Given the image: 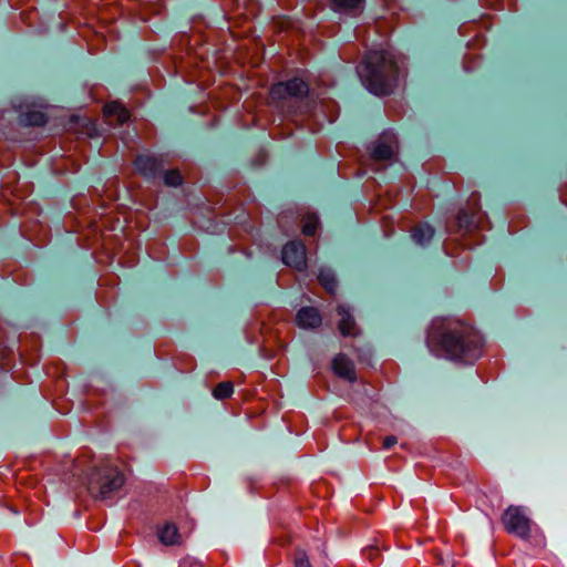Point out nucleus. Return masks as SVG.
Masks as SVG:
<instances>
[{
  "label": "nucleus",
  "mask_w": 567,
  "mask_h": 567,
  "mask_svg": "<svg viewBox=\"0 0 567 567\" xmlns=\"http://www.w3.org/2000/svg\"><path fill=\"white\" fill-rule=\"evenodd\" d=\"M426 346L436 357L472 363L483 354L484 342L470 322L455 317H437L427 329Z\"/></svg>",
  "instance_id": "f257e3e1"
},
{
  "label": "nucleus",
  "mask_w": 567,
  "mask_h": 567,
  "mask_svg": "<svg viewBox=\"0 0 567 567\" xmlns=\"http://www.w3.org/2000/svg\"><path fill=\"white\" fill-rule=\"evenodd\" d=\"M359 73L371 93L388 95L392 92L398 78L395 56L388 50L371 51L360 65Z\"/></svg>",
  "instance_id": "f03ea898"
},
{
  "label": "nucleus",
  "mask_w": 567,
  "mask_h": 567,
  "mask_svg": "<svg viewBox=\"0 0 567 567\" xmlns=\"http://www.w3.org/2000/svg\"><path fill=\"white\" fill-rule=\"evenodd\" d=\"M124 481L123 473L116 466L103 463L92 471L87 482V489L95 498L105 499L118 491L123 486Z\"/></svg>",
  "instance_id": "7ed1b4c3"
},
{
  "label": "nucleus",
  "mask_w": 567,
  "mask_h": 567,
  "mask_svg": "<svg viewBox=\"0 0 567 567\" xmlns=\"http://www.w3.org/2000/svg\"><path fill=\"white\" fill-rule=\"evenodd\" d=\"M502 524L508 534L522 539H528L532 535L534 523L526 515L524 507L511 505L501 517Z\"/></svg>",
  "instance_id": "20e7f679"
},
{
  "label": "nucleus",
  "mask_w": 567,
  "mask_h": 567,
  "mask_svg": "<svg viewBox=\"0 0 567 567\" xmlns=\"http://www.w3.org/2000/svg\"><path fill=\"white\" fill-rule=\"evenodd\" d=\"M398 151L399 143L395 134L392 132H384L371 144L370 156L377 163L391 162L395 158Z\"/></svg>",
  "instance_id": "39448f33"
},
{
  "label": "nucleus",
  "mask_w": 567,
  "mask_h": 567,
  "mask_svg": "<svg viewBox=\"0 0 567 567\" xmlns=\"http://www.w3.org/2000/svg\"><path fill=\"white\" fill-rule=\"evenodd\" d=\"M282 261L298 270L302 271L307 268V252L305 245L299 240H292L282 248Z\"/></svg>",
  "instance_id": "423d86ee"
},
{
  "label": "nucleus",
  "mask_w": 567,
  "mask_h": 567,
  "mask_svg": "<svg viewBox=\"0 0 567 567\" xmlns=\"http://www.w3.org/2000/svg\"><path fill=\"white\" fill-rule=\"evenodd\" d=\"M467 208L471 213L468 216L466 210L460 212L457 220L461 227L478 226L482 223L483 215L480 212V194L472 193L467 200Z\"/></svg>",
  "instance_id": "0eeeda50"
},
{
  "label": "nucleus",
  "mask_w": 567,
  "mask_h": 567,
  "mask_svg": "<svg viewBox=\"0 0 567 567\" xmlns=\"http://www.w3.org/2000/svg\"><path fill=\"white\" fill-rule=\"evenodd\" d=\"M332 371L336 375L348 382L357 380V371L353 361L343 353L337 354L332 360Z\"/></svg>",
  "instance_id": "6e6552de"
},
{
  "label": "nucleus",
  "mask_w": 567,
  "mask_h": 567,
  "mask_svg": "<svg viewBox=\"0 0 567 567\" xmlns=\"http://www.w3.org/2000/svg\"><path fill=\"white\" fill-rule=\"evenodd\" d=\"M296 322L302 329H316L321 326L322 317L315 307H302L296 315Z\"/></svg>",
  "instance_id": "1a4fd4ad"
},
{
  "label": "nucleus",
  "mask_w": 567,
  "mask_h": 567,
  "mask_svg": "<svg viewBox=\"0 0 567 567\" xmlns=\"http://www.w3.org/2000/svg\"><path fill=\"white\" fill-rule=\"evenodd\" d=\"M103 114L111 125H121L130 118L128 110L117 101L107 103L103 109Z\"/></svg>",
  "instance_id": "9d476101"
},
{
  "label": "nucleus",
  "mask_w": 567,
  "mask_h": 567,
  "mask_svg": "<svg viewBox=\"0 0 567 567\" xmlns=\"http://www.w3.org/2000/svg\"><path fill=\"white\" fill-rule=\"evenodd\" d=\"M337 312L340 316V320L338 322L340 333L344 337H357L359 334V329L357 328V323L348 308L343 305H339L337 307Z\"/></svg>",
  "instance_id": "9b49d317"
},
{
  "label": "nucleus",
  "mask_w": 567,
  "mask_h": 567,
  "mask_svg": "<svg viewBox=\"0 0 567 567\" xmlns=\"http://www.w3.org/2000/svg\"><path fill=\"white\" fill-rule=\"evenodd\" d=\"M135 168L145 176H153L162 166L159 158L151 155H141L135 162Z\"/></svg>",
  "instance_id": "f8f14e48"
},
{
  "label": "nucleus",
  "mask_w": 567,
  "mask_h": 567,
  "mask_svg": "<svg viewBox=\"0 0 567 567\" xmlns=\"http://www.w3.org/2000/svg\"><path fill=\"white\" fill-rule=\"evenodd\" d=\"M434 233V228L427 223H420L411 228L412 239L421 246L429 244L432 240Z\"/></svg>",
  "instance_id": "ddd939ff"
},
{
  "label": "nucleus",
  "mask_w": 567,
  "mask_h": 567,
  "mask_svg": "<svg viewBox=\"0 0 567 567\" xmlns=\"http://www.w3.org/2000/svg\"><path fill=\"white\" fill-rule=\"evenodd\" d=\"M159 540L167 546L181 544V535L173 524H165L158 532Z\"/></svg>",
  "instance_id": "4468645a"
},
{
  "label": "nucleus",
  "mask_w": 567,
  "mask_h": 567,
  "mask_svg": "<svg viewBox=\"0 0 567 567\" xmlns=\"http://www.w3.org/2000/svg\"><path fill=\"white\" fill-rule=\"evenodd\" d=\"M284 84L286 85V91L289 97H301L308 93V85L298 78L284 82Z\"/></svg>",
  "instance_id": "2eb2a0df"
},
{
  "label": "nucleus",
  "mask_w": 567,
  "mask_h": 567,
  "mask_svg": "<svg viewBox=\"0 0 567 567\" xmlns=\"http://www.w3.org/2000/svg\"><path fill=\"white\" fill-rule=\"evenodd\" d=\"M320 285L331 295L337 290V280L334 274L329 269L320 270L318 275Z\"/></svg>",
  "instance_id": "dca6fc26"
},
{
  "label": "nucleus",
  "mask_w": 567,
  "mask_h": 567,
  "mask_svg": "<svg viewBox=\"0 0 567 567\" xmlns=\"http://www.w3.org/2000/svg\"><path fill=\"white\" fill-rule=\"evenodd\" d=\"M234 393V384L230 381L219 382L212 391L216 400H226Z\"/></svg>",
  "instance_id": "f3484780"
},
{
  "label": "nucleus",
  "mask_w": 567,
  "mask_h": 567,
  "mask_svg": "<svg viewBox=\"0 0 567 567\" xmlns=\"http://www.w3.org/2000/svg\"><path fill=\"white\" fill-rule=\"evenodd\" d=\"M302 233L306 236H313L319 226V219L316 214H306L302 217Z\"/></svg>",
  "instance_id": "a211bd4d"
},
{
  "label": "nucleus",
  "mask_w": 567,
  "mask_h": 567,
  "mask_svg": "<svg viewBox=\"0 0 567 567\" xmlns=\"http://www.w3.org/2000/svg\"><path fill=\"white\" fill-rule=\"evenodd\" d=\"M337 11H351L358 9L363 0H329Z\"/></svg>",
  "instance_id": "6ab92c4d"
},
{
  "label": "nucleus",
  "mask_w": 567,
  "mask_h": 567,
  "mask_svg": "<svg viewBox=\"0 0 567 567\" xmlns=\"http://www.w3.org/2000/svg\"><path fill=\"white\" fill-rule=\"evenodd\" d=\"M269 95H270L271 101H275V102L289 97L284 82L274 84L270 89Z\"/></svg>",
  "instance_id": "aec40b11"
},
{
  "label": "nucleus",
  "mask_w": 567,
  "mask_h": 567,
  "mask_svg": "<svg viewBox=\"0 0 567 567\" xmlns=\"http://www.w3.org/2000/svg\"><path fill=\"white\" fill-rule=\"evenodd\" d=\"M164 182L167 186H178L183 182V177L177 169L167 171L164 175Z\"/></svg>",
  "instance_id": "412c9836"
},
{
  "label": "nucleus",
  "mask_w": 567,
  "mask_h": 567,
  "mask_svg": "<svg viewBox=\"0 0 567 567\" xmlns=\"http://www.w3.org/2000/svg\"><path fill=\"white\" fill-rule=\"evenodd\" d=\"M28 124L40 126L45 124L47 118L45 115L41 112H30L25 114V120Z\"/></svg>",
  "instance_id": "4be33fe9"
},
{
  "label": "nucleus",
  "mask_w": 567,
  "mask_h": 567,
  "mask_svg": "<svg viewBox=\"0 0 567 567\" xmlns=\"http://www.w3.org/2000/svg\"><path fill=\"white\" fill-rule=\"evenodd\" d=\"M295 567H311L309 558L303 550H298L296 553Z\"/></svg>",
  "instance_id": "5701e85b"
},
{
  "label": "nucleus",
  "mask_w": 567,
  "mask_h": 567,
  "mask_svg": "<svg viewBox=\"0 0 567 567\" xmlns=\"http://www.w3.org/2000/svg\"><path fill=\"white\" fill-rule=\"evenodd\" d=\"M437 561L440 564L451 563L452 565L455 564L454 557H452L449 553L440 551L437 554Z\"/></svg>",
  "instance_id": "b1692460"
},
{
  "label": "nucleus",
  "mask_w": 567,
  "mask_h": 567,
  "mask_svg": "<svg viewBox=\"0 0 567 567\" xmlns=\"http://www.w3.org/2000/svg\"><path fill=\"white\" fill-rule=\"evenodd\" d=\"M396 443H398L396 437L394 435H389V436L384 437L382 445L384 449L389 450L392 446H394Z\"/></svg>",
  "instance_id": "393cba45"
},
{
  "label": "nucleus",
  "mask_w": 567,
  "mask_h": 567,
  "mask_svg": "<svg viewBox=\"0 0 567 567\" xmlns=\"http://www.w3.org/2000/svg\"><path fill=\"white\" fill-rule=\"evenodd\" d=\"M379 555L375 548H370L368 551L369 559L373 560Z\"/></svg>",
  "instance_id": "a878e982"
}]
</instances>
